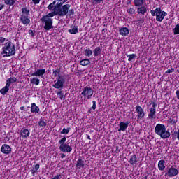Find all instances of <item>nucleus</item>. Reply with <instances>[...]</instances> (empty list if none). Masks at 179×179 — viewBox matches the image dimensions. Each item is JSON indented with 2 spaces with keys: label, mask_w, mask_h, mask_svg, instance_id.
<instances>
[{
  "label": "nucleus",
  "mask_w": 179,
  "mask_h": 179,
  "mask_svg": "<svg viewBox=\"0 0 179 179\" xmlns=\"http://www.w3.org/2000/svg\"><path fill=\"white\" fill-rule=\"evenodd\" d=\"M155 133L162 138V139H167L171 135L169 131L166 130V126L163 124H157L155 128Z\"/></svg>",
  "instance_id": "1"
},
{
  "label": "nucleus",
  "mask_w": 179,
  "mask_h": 179,
  "mask_svg": "<svg viewBox=\"0 0 179 179\" xmlns=\"http://www.w3.org/2000/svg\"><path fill=\"white\" fill-rule=\"evenodd\" d=\"M1 54L3 55V57H10L11 55H15V54H16L15 44L12 43L10 41L6 43L4 47L3 48Z\"/></svg>",
  "instance_id": "2"
},
{
  "label": "nucleus",
  "mask_w": 179,
  "mask_h": 179,
  "mask_svg": "<svg viewBox=\"0 0 179 179\" xmlns=\"http://www.w3.org/2000/svg\"><path fill=\"white\" fill-rule=\"evenodd\" d=\"M94 93V90L89 86H86L84 88H83L81 96L84 97V99H83L82 101H85V100H89V99H92Z\"/></svg>",
  "instance_id": "3"
},
{
  "label": "nucleus",
  "mask_w": 179,
  "mask_h": 179,
  "mask_svg": "<svg viewBox=\"0 0 179 179\" xmlns=\"http://www.w3.org/2000/svg\"><path fill=\"white\" fill-rule=\"evenodd\" d=\"M65 142H66V137L65 136H64L62 139L59 141V145H60V152H66L67 153L72 152V147L65 143Z\"/></svg>",
  "instance_id": "4"
},
{
  "label": "nucleus",
  "mask_w": 179,
  "mask_h": 179,
  "mask_svg": "<svg viewBox=\"0 0 179 179\" xmlns=\"http://www.w3.org/2000/svg\"><path fill=\"white\" fill-rule=\"evenodd\" d=\"M69 8H71V5L69 4L63 5L62 7H56V13L58 16H61L62 17L66 16L69 11Z\"/></svg>",
  "instance_id": "5"
},
{
  "label": "nucleus",
  "mask_w": 179,
  "mask_h": 179,
  "mask_svg": "<svg viewBox=\"0 0 179 179\" xmlns=\"http://www.w3.org/2000/svg\"><path fill=\"white\" fill-rule=\"evenodd\" d=\"M41 22L42 23H44V29L45 30H51V29H53L52 23H53V20L51 18V17L48 16H43L42 18H41Z\"/></svg>",
  "instance_id": "6"
},
{
  "label": "nucleus",
  "mask_w": 179,
  "mask_h": 179,
  "mask_svg": "<svg viewBox=\"0 0 179 179\" xmlns=\"http://www.w3.org/2000/svg\"><path fill=\"white\" fill-rule=\"evenodd\" d=\"M178 169L174 168V166H171L167 169L166 176L168 177H176V176H178Z\"/></svg>",
  "instance_id": "7"
},
{
  "label": "nucleus",
  "mask_w": 179,
  "mask_h": 179,
  "mask_svg": "<svg viewBox=\"0 0 179 179\" xmlns=\"http://www.w3.org/2000/svg\"><path fill=\"white\" fill-rule=\"evenodd\" d=\"M156 107H157L156 102H152V107L148 113L149 120H155L156 117Z\"/></svg>",
  "instance_id": "8"
},
{
  "label": "nucleus",
  "mask_w": 179,
  "mask_h": 179,
  "mask_svg": "<svg viewBox=\"0 0 179 179\" xmlns=\"http://www.w3.org/2000/svg\"><path fill=\"white\" fill-rule=\"evenodd\" d=\"M64 83L65 79L62 78V76H59L57 78V81L55 85H53V87H55V89H63Z\"/></svg>",
  "instance_id": "9"
},
{
  "label": "nucleus",
  "mask_w": 179,
  "mask_h": 179,
  "mask_svg": "<svg viewBox=\"0 0 179 179\" xmlns=\"http://www.w3.org/2000/svg\"><path fill=\"white\" fill-rule=\"evenodd\" d=\"M136 112L137 113V119L143 120L145 117V111H143L142 107L137 106L136 107Z\"/></svg>",
  "instance_id": "10"
},
{
  "label": "nucleus",
  "mask_w": 179,
  "mask_h": 179,
  "mask_svg": "<svg viewBox=\"0 0 179 179\" xmlns=\"http://www.w3.org/2000/svg\"><path fill=\"white\" fill-rule=\"evenodd\" d=\"M1 152L4 155H10L12 152V148L9 145L3 144L1 148Z\"/></svg>",
  "instance_id": "11"
},
{
  "label": "nucleus",
  "mask_w": 179,
  "mask_h": 179,
  "mask_svg": "<svg viewBox=\"0 0 179 179\" xmlns=\"http://www.w3.org/2000/svg\"><path fill=\"white\" fill-rule=\"evenodd\" d=\"M20 136L22 139H27L30 136V131L27 129H22L20 132Z\"/></svg>",
  "instance_id": "12"
},
{
  "label": "nucleus",
  "mask_w": 179,
  "mask_h": 179,
  "mask_svg": "<svg viewBox=\"0 0 179 179\" xmlns=\"http://www.w3.org/2000/svg\"><path fill=\"white\" fill-rule=\"evenodd\" d=\"M20 22L22 24H30V19H29V16L24 14H22L20 17Z\"/></svg>",
  "instance_id": "13"
},
{
  "label": "nucleus",
  "mask_w": 179,
  "mask_h": 179,
  "mask_svg": "<svg viewBox=\"0 0 179 179\" xmlns=\"http://www.w3.org/2000/svg\"><path fill=\"white\" fill-rule=\"evenodd\" d=\"M45 73V69H38L31 74V76H43Z\"/></svg>",
  "instance_id": "14"
},
{
  "label": "nucleus",
  "mask_w": 179,
  "mask_h": 179,
  "mask_svg": "<svg viewBox=\"0 0 179 179\" xmlns=\"http://www.w3.org/2000/svg\"><path fill=\"white\" fill-rule=\"evenodd\" d=\"M128 125H129V123L128 122L125 123V122H121L119 124L120 128L118 129V131L121 132V131H122V132H124V131H125V129L128 128Z\"/></svg>",
  "instance_id": "15"
},
{
  "label": "nucleus",
  "mask_w": 179,
  "mask_h": 179,
  "mask_svg": "<svg viewBox=\"0 0 179 179\" xmlns=\"http://www.w3.org/2000/svg\"><path fill=\"white\" fill-rule=\"evenodd\" d=\"M148 12V8L146 6H141L140 8H138L137 13L138 15H145Z\"/></svg>",
  "instance_id": "16"
},
{
  "label": "nucleus",
  "mask_w": 179,
  "mask_h": 179,
  "mask_svg": "<svg viewBox=\"0 0 179 179\" xmlns=\"http://www.w3.org/2000/svg\"><path fill=\"white\" fill-rule=\"evenodd\" d=\"M163 11H162V8H157L155 10H151V15L152 16H156V17L157 16H159V15H160V13H162Z\"/></svg>",
  "instance_id": "17"
},
{
  "label": "nucleus",
  "mask_w": 179,
  "mask_h": 179,
  "mask_svg": "<svg viewBox=\"0 0 179 179\" xmlns=\"http://www.w3.org/2000/svg\"><path fill=\"white\" fill-rule=\"evenodd\" d=\"M164 16H167L166 11H162L160 15H158L156 17L157 22H162L164 19Z\"/></svg>",
  "instance_id": "18"
},
{
  "label": "nucleus",
  "mask_w": 179,
  "mask_h": 179,
  "mask_svg": "<svg viewBox=\"0 0 179 179\" xmlns=\"http://www.w3.org/2000/svg\"><path fill=\"white\" fill-rule=\"evenodd\" d=\"M166 161L164 160H160L158 162V169L160 170V171H163L164 169H166V165H165Z\"/></svg>",
  "instance_id": "19"
},
{
  "label": "nucleus",
  "mask_w": 179,
  "mask_h": 179,
  "mask_svg": "<svg viewBox=\"0 0 179 179\" xmlns=\"http://www.w3.org/2000/svg\"><path fill=\"white\" fill-rule=\"evenodd\" d=\"M120 34L121 36H128L129 34V30L127 27L122 28L120 30Z\"/></svg>",
  "instance_id": "20"
},
{
  "label": "nucleus",
  "mask_w": 179,
  "mask_h": 179,
  "mask_svg": "<svg viewBox=\"0 0 179 179\" xmlns=\"http://www.w3.org/2000/svg\"><path fill=\"white\" fill-rule=\"evenodd\" d=\"M40 108L36 106L35 103H31V113H39Z\"/></svg>",
  "instance_id": "21"
},
{
  "label": "nucleus",
  "mask_w": 179,
  "mask_h": 179,
  "mask_svg": "<svg viewBox=\"0 0 179 179\" xmlns=\"http://www.w3.org/2000/svg\"><path fill=\"white\" fill-rule=\"evenodd\" d=\"M15 82H17V78H10L7 79L6 85H7L8 87H10V85H12V83H15Z\"/></svg>",
  "instance_id": "22"
},
{
  "label": "nucleus",
  "mask_w": 179,
  "mask_h": 179,
  "mask_svg": "<svg viewBox=\"0 0 179 179\" xmlns=\"http://www.w3.org/2000/svg\"><path fill=\"white\" fill-rule=\"evenodd\" d=\"M101 51H102V49L100 47H97L96 48L93 52H94V57H99V55H100V54H101Z\"/></svg>",
  "instance_id": "23"
},
{
  "label": "nucleus",
  "mask_w": 179,
  "mask_h": 179,
  "mask_svg": "<svg viewBox=\"0 0 179 179\" xmlns=\"http://www.w3.org/2000/svg\"><path fill=\"white\" fill-rule=\"evenodd\" d=\"M9 92V85L6 84V86L2 88L1 90H0V93L1 94H3V96H5V94H6V93H8Z\"/></svg>",
  "instance_id": "24"
},
{
  "label": "nucleus",
  "mask_w": 179,
  "mask_h": 179,
  "mask_svg": "<svg viewBox=\"0 0 179 179\" xmlns=\"http://www.w3.org/2000/svg\"><path fill=\"white\" fill-rule=\"evenodd\" d=\"M130 164H136L138 163V158L136 157V155H134L131 157L130 160H129Z\"/></svg>",
  "instance_id": "25"
},
{
  "label": "nucleus",
  "mask_w": 179,
  "mask_h": 179,
  "mask_svg": "<svg viewBox=\"0 0 179 179\" xmlns=\"http://www.w3.org/2000/svg\"><path fill=\"white\" fill-rule=\"evenodd\" d=\"M76 167V169H80L81 167H85V162H83V160H82L81 159H79L77 161Z\"/></svg>",
  "instance_id": "26"
},
{
  "label": "nucleus",
  "mask_w": 179,
  "mask_h": 179,
  "mask_svg": "<svg viewBox=\"0 0 179 179\" xmlns=\"http://www.w3.org/2000/svg\"><path fill=\"white\" fill-rule=\"evenodd\" d=\"M31 85H36V86H38V85H40V79L37 78L36 77H34L31 78Z\"/></svg>",
  "instance_id": "27"
},
{
  "label": "nucleus",
  "mask_w": 179,
  "mask_h": 179,
  "mask_svg": "<svg viewBox=\"0 0 179 179\" xmlns=\"http://www.w3.org/2000/svg\"><path fill=\"white\" fill-rule=\"evenodd\" d=\"M38 125L39 128H41V129H44L45 127H47V123L44 122L43 120H40L38 123Z\"/></svg>",
  "instance_id": "28"
},
{
  "label": "nucleus",
  "mask_w": 179,
  "mask_h": 179,
  "mask_svg": "<svg viewBox=\"0 0 179 179\" xmlns=\"http://www.w3.org/2000/svg\"><path fill=\"white\" fill-rule=\"evenodd\" d=\"M145 1L143 0H134V3L135 6H142Z\"/></svg>",
  "instance_id": "29"
},
{
  "label": "nucleus",
  "mask_w": 179,
  "mask_h": 179,
  "mask_svg": "<svg viewBox=\"0 0 179 179\" xmlns=\"http://www.w3.org/2000/svg\"><path fill=\"white\" fill-rule=\"evenodd\" d=\"M90 64V59H83L80 62V65H82L83 66H86V65H89Z\"/></svg>",
  "instance_id": "30"
},
{
  "label": "nucleus",
  "mask_w": 179,
  "mask_h": 179,
  "mask_svg": "<svg viewBox=\"0 0 179 179\" xmlns=\"http://www.w3.org/2000/svg\"><path fill=\"white\" fill-rule=\"evenodd\" d=\"M15 0H4V3L9 6H13V4L15 3Z\"/></svg>",
  "instance_id": "31"
},
{
  "label": "nucleus",
  "mask_w": 179,
  "mask_h": 179,
  "mask_svg": "<svg viewBox=\"0 0 179 179\" xmlns=\"http://www.w3.org/2000/svg\"><path fill=\"white\" fill-rule=\"evenodd\" d=\"M93 54V51L90 49H85L84 52V55L85 57H90Z\"/></svg>",
  "instance_id": "32"
},
{
  "label": "nucleus",
  "mask_w": 179,
  "mask_h": 179,
  "mask_svg": "<svg viewBox=\"0 0 179 179\" xmlns=\"http://www.w3.org/2000/svg\"><path fill=\"white\" fill-rule=\"evenodd\" d=\"M38 169H40V164H36L34 166H33L31 171L33 176H34V173L37 171V170H38Z\"/></svg>",
  "instance_id": "33"
},
{
  "label": "nucleus",
  "mask_w": 179,
  "mask_h": 179,
  "mask_svg": "<svg viewBox=\"0 0 179 179\" xmlns=\"http://www.w3.org/2000/svg\"><path fill=\"white\" fill-rule=\"evenodd\" d=\"M58 15V14L57 13V10L56 8L55 9L54 12L52 13H48L47 15L45 16H48V17H50V19H52V17H54V16H57Z\"/></svg>",
  "instance_id": "34"
},
{
  "label": "nucleus",
  "mask_w": 179,
  "mask_h": 179,
  "mask_svg": "<svg viewBox=\"0 0 179 179\" xmlns=\"http://www.w3.org/2000/svg\"><path fill=\"white\" fill-rule=\"evenodd\" d=\"M69 33L71 34H76V33H78V27H73L71 29H69Z\"/></svg>",
  "instance_id": "35"
},
{
  "label": "nucleus",
  "mask_w": 179,
  "mask_h": 179,
  "mask_svg": "<svg viewBox=\"0 0 179 179\" xmlns=\"http://www.w3.org/2000/svg\"><path fill=\"white\" fill-rule=\"evenodd\" d=\"M57 96H59L60 100H65V94L62 93V91H59L57 93Z\"/></svg>",
  "instance_id": "36"
},
{
  "label": "nucleus",
  "mask_w": 179,
  "mask_h": 179,
  "mask_svg": "<svg viewBox=\"0 0 179 179\" xmlns=\"http://www.w3.org/2000/svg\"><path fill=\"white\" fill-rule=\"evenodd\" d=\"M22 15H25L26 16H29V13H30V11L26 8H22Z\"/></svg>",
  "instance_id": "37"
},
{
  "label": "nucleus",
  "mask_w": 179,
  "mask_h": 179,
  "mask_svg": "<svg viewBox=\"0 0 179 179\" xmlns=\"http://www.w3.org/2000/svg\"><path fill=\"white\" fill-rule=\"evenodd\" d=\"M60 73H61V69H59L53 70V75H54L55 78H57V76H59Z\"/></svg>",
  "instance_id": "38"
},
{
  "label": "nucleus",
  "mask_w": 179,
  "mask_h": 179,
  "mask_svg": "<svg viewBox=\"0 0 179 179\" xmlns=\"http://www.w3.org/2000/svg\"><path fill=\"white\" fill-rule=\"evenodd\" d=\"M55 3H57V1L55 0L52 3L48 5V9H49V10H52V9H53L54 5H55Z\"/></svg>",
  "instance_id": "39"
},
{
  "label": "nucleus",
  "mask_w": 179,
  "mask_h": 179,
  "mask_svg": "<svg viewBox=\"0 0 179 179\" xmlns=\"http://www.w3.org/2000/svg\"><path fill=\"white\" fill-rule=\"evenodd\" d=\"M173 33L175 35L179 34V24H178L173 29Z\"/></svg>",
  "instance_id": "40"
},
{
  "label": "nucleus",
  "mask_w": 179,
  "mask_h": 179,
  "mask_svg": "<svg viewBox=\"0 0 179 179\" xmlns=\"http://www.w3.org/2000/svg\"><path fill=\"white\" fill-rule=\"evenodd\" d=\"M69 131H71V127H68L67 129L64 128L61 131V134H69Z\"/></svg>",
  "instance_id": "41"
},
{
  "label": "nucleus",
  "mask_w": 179,
  "mask_h": 179,
  "mask_svg": "<svg viewBox=\"0 0 179 179\" xmlns=\"http://www.w3.org/2000/svg\"><path fill=\"white\" fill-rule=\"evenodd\" d=\"M128 57V61H132V59H134V58H136V55L132 54V55H127Z\"/></svg>",
  "instance_id": "42"
},
{
  "label": "nucleus",
  "mask_w": 179,
  "mask_h": 179,
  "mask_svg": "<svg viewBox=\"0 0 179 179\" xmlns=\"http://www.w3.org/2000/svg\"><path fill=\"white\" fill-rule=\"evenodd\" d=\"M136 10L135 8H130L129 9H127V13H129V15H134V13H135Z\"/></svg>",
  "instance_id": "43"
},
{
  "label": "nucleus",
  "mask_w": 179,
  "mask_h": 179,
  "mask_svg": "<svg viewBox=\"0 0 179 179\" xmlns=\"http://www.w3.org/2000/svg\"><path fill=\"white\" fill-rule=\"evenodd\" d=\"M169 124L171 125H174V124H177V120H176L174 118H170L169 119Z\"/></svg>",
  "instance_id": "44"
},
{
  "label": "nucleus",
  "mask_w": 179,
  "mask_h": 179,
  "mask_svg": "<svg viewBox=\"0 0 179 179\" xmlns=\"http://www.w3.org/2000/svg\"><path fill=\"white\" fill-rule=\"evenodd\" d=\"M67 15L68 16H73L75 15V10L73 9L69 10Z\"/></svg>",
  "instance_id": "45"
},
{
  "label": "nucleus",
  "mask_w": 179,
  "mask_h": 179,
  "mask_svg": "<svg viewBox=\"0 0 179 179\" xmlns=\"http://www.w3.org/2000/svg\"><path fill=\"white\" fill-rule=\"evenodd\" d=\"M28 33L29 34H30V36H31V37H34V34L36 33V31L30 29L29 30Z\"/></svg>",
  "instance_id": "46"
},
{
  "label": "nucleus",
  "mask_w": 179,
  "mask_h": 179,
  "mask_svg": "<svg viewBox=\"0 0 179 179\" xmlns=\"http://www.w3.org/2000/svg\"><path fill=\"white\" fill-rule=\"evenodd\" d=\"M62 5H64V3L62 1L58 2L56 8H62Z\"/></svg>",
  "instance_id": "47"
},
{
  "label": "nucleus",
  "mask_w": 179,
  "mask_h": 179,
  "mask_svg": "<svg viewBox=\"0 0 179 179\" xmlns=\"http://www.w3.org/2000/svg\"><path fill=\"white\" fill-rule=\"evenodd\" d=\"M40 1L41 0H32V2L34 5H38V3H40Z\"/></svg>",
  "instance_id": "48"
},
{
  "label": "nucleus",
  "mask_w": 179,
  "mask_h": 179,
  "mask_svg": "<svg viewBox=\"0 0 179 179\" xmlns=\"http://www.w3.org/2000/svg\"><path fill=\"white\" fill-rule=\"evenodd\" d=\"M92 107L91 108L92 110H96V101H92Z\"/></svg>",
  "instance_id": "49"
},
{
  "label": "nucleus",
  "mask_w": 179,
  "mask_h": 179,
  "mask_svg": "<svg viewBox=\"0 0 179 179\" xmlns=\"http://www.w3.org/2000/svg\"><path fill=\"white\" fill-rule=\"evenodd\" d=\"M173 72H174V69L173 68H172L171 69H168L166 73H171Z\"/></svg>",
  "instance_id": "50"
},
{
  "label": "nucleus",
  "mask_w": 179,
  "mask_h": 179,
  "mask_svg": "<svg viewBox=\"0 0 179 179\" xmlns=\"http://www.w3.org/2000/svg\"><path fill=\"white\" fill-rule=\"evenodd\" d=\"M103 0H94V2L96 4L98 3H101V2H103Z\"/></svg>",
  "instance_id": "51"
},
{
  "label": "nucleus",
  "mask_w": 179,
  "mask_h": 179,
  "mask_svg": "<svg viewBox=\"0 0 179 179\" xmlns=\"http://www.w3.org/2000/svg\"><path fill=\"white\" fill-rule=\"evenodd\" d=\"M5 38L0 37V44H2V43H5Z\"/></svg>",
  "instance_id": "52"
},
{
  "label": "nucleus",
  "mask_w": 179,
  "mask_h": 179,
  "mask_svg": "<svg viewBox=\"0 0 179 179\" xmlns=\"http://www.w3.org/2000/svg\"><path fill=\"white\" fill-rule=\"evenodd\" d=\"M61 178V175H57V176H55L52 179H60Z\"/></svg>",
  "instance_id": "53"
},
{
  "label": "nucleus",
  "mask_w": 179,
  "mask_h": 179,
  "mask_svg": "<svg viewBox=\"0 0 179 179\" xmlns=\"http://www.w3.org/2000/svg\"><path fill=\"white\" fill-rule=\"evenodd\" d=\"M176 97H177L178 100H179V90H177L176 92Z\"/></svg>",
  "instance_id": "54"
},
{
  "label": "nucleus",
  "mask_w": 179,
  "mask_h": 179,
  "mask_svg": "<svg viewBox=\"0 0 179 179\" xmlns=\"http://www.w3.org/2000/svg\"><path fill=\"white\" fill-rule=\"evenodd\" d=\"M3 8H5V4L0 3V10H2V9H3Z\"/></svg>",
  "instance_id": "55"
},
{
  "label": "nucleus",
  "mask_w": 179,
  "mask_h": 179,
  "mask_svg": "<svg viewBox=\"0 0 179 179\" xmlns=\"http://www.w3.org/2000/svg\"><path fill=\"white\" fill-rule=\"evenodd\" d=\"M66 155L64 153L61 154V159H64V157H65Z\"/></svg>",
  "instance_id": "56"
},
{
  "label": "nucleus",
  "mask_w": 179,
  "mask_h": 179,
  "mask_svg": "<svg viewBox=\"0 0 179 179\" xmlns=\"http://www.w3.org/2000/svg\"><path fill=\"white\" fill-rule=\"evenodd\" d=\"M59 1H60L63 3H65V2H67L68 0H59Z\"/></svg>",
  "instance_id": "57"
},
{
  "label": "nucleus",
  "mask_w": 179,
  "mask_h": 179,
  "mask_svg": "<svg viewBox=\"0 0 179 179\" xmlns=\"http://www.w3.org/2000/svg\"><path fill=\"white\" fill-rule=\"evenodd\" d=\"M177 138H178V141H179V129H178V133H177Z\"/></svg>",
  "instance_id": "58"
},
{
  "label": "nucleus",
  "mask_w": 179,
  "mask_h": 179,
  "mask_svg": "<svg viewBox=\"0 0 179 179\" xmlns=\"http://www.w3.org/2000/svg\"><path fill=\"white\" fill-rule=\"evenodd\" d=\"M24 109V106H21L20 110H23Z\"/></svg>",
  "instance_id": "59"
},
{
  "label": "nucleus",
  "mask_w": 179,
  "mask_h": 179,
  "mask_svg": "<svg viewBox=\"0 0 179 179\" xmlns=\"http://www.w3.org/2000/svg\"><path fill=\"white\" fill-rule=\"evenodd\" d=\"M87 139H90V140L92 139V138H90V136H87Z\"/></svg>",
  "instance_id": "60"
},
{
  "label": "nucleus",
  "mask_w": 179,
  "mask_h": 179,
  "mask_svg": "<svg viewBox=\"0 0 179 179\" xmlns=\"http://www.w3.org/2000/svg\"><path fill=\"white\" fill-rule=\"evenodd\" d=\"M27 108H28V109L30 108V106H28Z\"/></svg>",
  "instance_id": "61"
},
{
  "label": "nucleus",
  "mask_w": 179,
  "mask_h": 179,
  "mask_svg": "<svg viewBox=\"0 0 179 179\" xmlns=\"http://www.w3.org/2000/svg\"><path fill=\"white\" fill-rule=\"evenodd\" d=\"M178 73H179V70H178Z\"/></svg>",
  "instance_id": "62"
},
{
  "label": "nucleus",
  "mask_w": 179,
  "mask_h": 179,
  "mask_svg": "<svg viewBox=\"0 0 179 179\" xmlns=\"http://www.w3.org/2000/svg\"><path fill=\"white\" fill-rule=\"evenodd\" d=\"M55 1H59V0H55Z\"/></svg>",
  "instance_id": "63"
}]
</instances>
